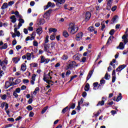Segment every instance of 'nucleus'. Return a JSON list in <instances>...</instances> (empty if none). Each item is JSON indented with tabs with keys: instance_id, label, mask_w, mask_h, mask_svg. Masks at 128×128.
Masks as SVG:
<instances>
[{
	"instance_id": "nucleus-1",
	"label": "nucleus",
	"mask_w": 128,
	"mask_h": 128,
	"mask_svg": "<svg viewBox=\"0 0 128 128\" xmlns=\"http://www.w3.org/2000/svg\"><path fill=\"white\" fill-rule=\"evenodd\" d=\"M78 27L74 26V25L68 28V31L70 32L72 34H74L76 32H78Z\"/></svg>"
},
{
	"instance_id": "nucleus-2",
	"label": "nucleus",
	"mask_w": 128,
	"mask_h": 128,
	"mask_svg": "<svg viewBox=\"0 0 128 128\" xmlns=\"http://www.w3.org/2000/svg\"><path fill=\"white\" fill-rule=\"evenodd\" d=\"M40 58H41V59H40V64H44H44H48V62H50V58H46V57H44V56H42Z\"/></svg>"
},
{
	"instance_id": "nucleus-3",
	"label": "nucleus",
	"mask_w": 128,
	"mask_h": 128,
	"mask_svg": "<svg viewBox=\"0 0 128 128\" xmlns=\"http://www.w3.org/2000/svg\"><path fill=\"white\" fill-rule=\"evenodd\" d=\"M92 17V13L90 12H86L85 14V22H88L90 20V18Z\"/></svg>"
},
{
	"instance_id": "nucleus-4",
	"label": "nucleus",
	"mask_w": 128,
	"mask_h": 128,
	"mask_svg": "<svg viewBox=\"0 0 128 128\" xmlns=\"http://www.w3.org/2000/svg\"><path fill=\"white\" fill-rule=\"evenodd\" d=\"M54 6H56L54 3H52V2H48L47 5L44 6V10H48V8H54Z\"/></svg>"
},
{
	"instance_id": "nucleus-5",
	"label": "nucleus",
	"mask_w": 128,
	"mask_h": 128,
	"mask_svg": "<svg viewBox=\"0 0 128 128\" xmlns=\"http://www.w3.org/2000/svg\"><path fill=\"white\" fill-rule=\"evenodd\" d=\"M125 68H126V64L120 65L116 69V72H122V70H124Z\"/></svg>"
},
{
	"instance_id": "nucleus-6",
	"label": "nucleus",
	"mask_w": 128,
	"mask_h": 128,
	"mask_svg": "<svg viewBox=\"0 0 128 128\" xmlns=\"http://www.w3.org/2000/svg\"><path fill=\"white\" fill-rule=\"evenodd\" d=\"M102 101H100L98 102V104L96 105L97 106H104V102L106 100L107 98L106 97L105 98L104 97H102Z\"/></svg>"
},
{
	"instance_id": "nucleus-7",
	"label": "nucleus",
	"mask_w": 128,
	"mask_h": 128,
	"mask_svg": "<svg viewBox=\"0 0 128 128\" xmlns=\"http://www.w3.org/2000/svg\"><path fill=\"white\" fill-rule=\"evenodd\" d=\"M83 36L84 33H82V32H80L79 33L76 34V40H80V38H82Z\"/></svg>"
},
{
	"instance_id": "nucleus-8",
	"label": "nucleus",
	"mask_w": 128,
	"mask_h": 128,
	"mask_svg": "<svg viewBox=\"0 0 128 128\" xmlns=\"http://www.w3.org/2000/svg\"><path fill=\"white\" fill-rule=\"evenodd\" d=\"M54 2H56V6H58L60 4H64L66 2V0H53Z\"/></svg>"
},
{
	"instance_id": "nucleus-9",
	"label": "nucleus",
	"mask_w": 128,
	"mask_h": 128,
	"mask_svg": "<svg viewBox=\"0 0 128 128\" xmlns=\"http://www.w3.org/2000/svg\"><path fill=\"white\" fill-rule=\"evenodd\" d=\"M52 12V10L49 9L48 10H47L44 14V18H48L50 14V12Z\"/></svg>"
},
{
	"instance_id": "nucleus-10",
	"label": "nucleus",
	"mask_w": 128,
	"mask_h": 128,
	"mask_svg": "<svg viewBox=\"0 0 128 128\" xmlns=\"http://www.w3.org/2000/svg\"><path fill=\"white\" fill-rule=\"evenodd\" d=\"M44 44V52H49L50 54V44Z\"/></svg>"
},
{
	"instance_id": "nucleus-11",
	"label": "nucleus",
	"mask_w": 128,
	"mask_h": 128,
	"mask_svg": "<svg viewBox=\"0 0 128 128\" xmlns=\"http://www.w3.org/2000/svg\"><path fill=\"white\" fill-rule=\"evenodd\" d=\"M116 80V70H114L112 72V82H115Z\"/></svg>"
},
{
	"instance_id": "nucleus-12",
	"label": "nucleus",
	"mask_w": 128,
	"mask_h": 128,
	"mask_svg": "<svg viewBox=\"0 0 128 128\" xmlns=\"http://www.w3.org/2000/svg\"><path fill=\"white\" fill-rule=\"evenodd\" d=\"M128 34H126L122 36V40H123L122 42H124V44H126L128 42Z\"/></svg>"
},
{
	"instance_id": "nucleus-13",
	"label": "nucleus",
	"mask_w": 128,
	"mask_h": 128,
	"mask_svg": "<svg viewBox=\"0 0 128 128\" xmlns=\"http://www.w3.org/2000/svg\"><path fill=\"white\" fill-rule=\"evenodd\" d=\"M94 70H92L90 71L88 74V76L86 78V82H88V80H90V78H92V74L94 73Z\"/></svg>"
},
{
	"instance_id": "nucleus-14",
	"label": "nucleus",
	"mask_w": 128,
	"mask_h": 128,
	"mask_svg": "<svg viewBox=\"0 0 128 128\" xmlns=\"http://www.w3.org/2000/svg\"><path fill=\"white\" fill-rule=\"evenodd\" d=\"M80 54H76L74 55L72 58L75 60H80Z\"/></svg>"
},
{
	"instance_id": "nucleus-15",
	"label": "nucleus",
	"mask_w": 128,
	"mask_h": 128,
	"mask_svg": "<svg viewBox=\"0 0 128 128\" xmlns=\"http://www.w3.org/2000/svg\"><path fill=\"white\" fill-rule=\"evenodd\" d=\"M76 62L74 61H72L70 62L69 66L72 68H76V66H78V64H76Z\"/></svg>"
},
{
	"instance_id": "nucleus-16",
	"label": "nucleus",
	"mask_w": 128,
	"mask_h": 128,
	"mask_svg": "<svg viewBox=\"0 0 128 128\" xmlns=\"http://www.w3.org/2000/svg\"><path fill=\"white\" fill-rule=\"evenodd\" d=\"M36 33L38 34H42V26H40L36 30Z\"/></svg>"
},
{
	"instance_id": "nucleus-17",
	"label": "nucleus",
	"mask_w": 128,
	"mask_h": 128,
	"mask_svg": "<svg viewBox=\"0 0 128 128\" xmlns=\"http://www.w3.org/2000/svg\"><path fill=\"white\" fill-rule=\"evenodd\" d=\"M116 48L118 50H124V43L122 42H120L119 44V46L116 47Z\"/></svg>"
},
{
	"instance_id": "nucleus-18",
	"label": "nucleus",
	"mask_w": 128,
	"mask_h": 128,
	"mask_svg": "<svg viewBox=\"0 0 128 128\" xmlns=\"http://www.w3.org/2000/svg\"><path fill=\"white\" fill-rule=\"evenodd\" d=\"M68 110H70V108H68V106H66L65 108H63L62 111V114H65L68 112Z\"/></svg>"
},
{
	"instance_id": "nucleus-19",
	"label": "nucleus",
	"mask_w": 128,
	"mask_h": 128,
	"mask_svg": "<svg viewBox=\"0 0 128 128\" xmlns=\"http://www.w3.org/2000/svg\"><path fill=\"white\" fill-rule=\"evenodd\" d=\"M10 20H12L11 22L14 24L16 22V18L14 15H13L10 17Z\"/></svg>"
},
{
	"instance_id": "nucleus-20",
	"label": "nucleus",
	"mask_w": 128,
	"mask_h": 128,
	"mask_svg": "<svg viewBox=\"0 0 128 128\" xmlns=\"http://www.w3.org/2000/svg\"><path fill=\"white\" fill-rule=\"evenodd\" d=\"M18 28H14V33L16 34L18 38H20V31H18Z\"/></svg>"
},
{
	"instance_id": "nucleus-21",
	"label": "nucleus",
	"mask_w": 128,
	"mask_h": 128,
	"mask_svg": "<svg viewBox=\"0 0 128 128\" xmlns=\"http://www.w3.org/2000/svg\"><path fill=\"white\" fill-rule=\"evenodd\" d=\"M10 82L8 81H6L5 82V86H4V88L6 90L8 88H10Z\"/></svg>"
},
{
	"instance_id": "nucleus-22",
	"label": "nucleus",
	"mask_w": 128,
	"mask_h": 128,
	"mask_svg": "<svg viewBox=\"0 0 128 128\" xmlns=\"http://www.w3.org/2000/svg\"><path fill=\"white\" fill-rule=\"evenodd\" d=\"M26 63L22 64L21 65V70H22V72H26Z\"/></svg>"
},
{
	"instance_id": "nucleus-23",
	"label": "nucleus",
	"mask_w": 128,
	"mask_h": 128,
	"mask_svg": "<svg viewBox=\"0 0 128 128\" xmlns=\"http://www.w3.org/2000/svg\"><path fill=\"white\" fill-rule=\"evenodd\" d=\"M8 5L6 2H4L2 4L1 9L2 10H6V8H8Z\"/></svg>"
},
{
	"instance_id": "nucleus-24",
	"label": "nucleus",
	"mask_w": 128,
	"mask_h": 128,
	"mask_svg": "<svg viewBox=\"0 0 128 128\" xmlns=\"http://www.w3.org/2000/svg\"><path fill=\"white\" fill-rule=\"evenodd\" d=\"M63 36H64V38H68V36H70V34H68V31L66 30H64L63 31Z\"/></svg>"
},
{
	"instance_id": "nucleus-25",
	"label": "nucleus",
	"mask_w": 128,
	"mask_h": 128,
	"mask_svg": "<svg viewBox=\"0 0 128 128\" xmlns=\"http://www.w3.org/2000/svg\"><path fill=\"white\" fill-rule=\"evenodd\" d=\"M85 92H88L90 90V84L87 83L84 88Z\"/></svg>"
},
{
	"instance_id": "nucleus-26",
	"label": "nucleus",
	"mask_w": 128,
	"mask_h": 128,
	"mask_svg": "<svg viewBox=\"0 0 128 128\" xmlns=\"http://www.w3.org/2000/svg\"><path fill=\"white\" fill-rule=\"evenodd\" d=\"M122 98V93L119 94V96H118L116 100V102H120V100Z\"/></svg>"
},
{
	"instance_id": "nucleus-27",
	"label": "nucleus",
	"mask_w": 128,
	"mask_h": 128,
	"mask_svg": "<svg viewBox=\"0 0 128 128\" xmlns=\"http://www.w3.org/2000/svg\"><path fill=\"white\" fill-rule=\"evenodd\" d=\"M58 32V29L56 28H50L49 29V32Z\"/></svg>"
},
{
	"instance_id": "nucleus-28",
	"label": "nucleus",
	"mask_w": 128,
	"mask_h": 128,
	"mask_svg": "<svg viewBox=\"0 0 128 128\" xmlns=\"http://www.w3.org/2000/svg\"><path fill=\"white\" fill-rule=\"evenodd\" d=\"M112 38H114V36H110L106 42V44H110V42H112Z\"/></svg>"
},
{
	"instance_id": "nucleus-29",
	"label": "nucleus",
	"mask_w": 128,
	"mask_h": 128,
	"mask_svg": "<svg viewBox=\"0 0 128 128\" xmlns=\"http://www.w3.org/2000/svg\"><path fill=\"white\" fill-rule=\"evenodd\" d=\"M26 57L28 60H30L32 58V56H31L30 53L27 52L26 54Z\"/></svg>"
},
{
	"instance_id": "nucleus-30",
	"label": "nucleus",
	"mask_w": 128,
	"mask_h": 128,
	"mask_svg": "<svg viewBox=\"0 0 128 128\" xmlns=\"http://www.w3.org/2000/svg\"><path fill=\"white\" fill-rule=\"evenodd\" d=\"M106 4H107V6H106V10H110V9L112 8V4L107 3Z\"/></svg>"
},
{
	"instance_id": "nucleus-31",
	"label": "nucleus",
	"mask_w": 128,
	"mask_h": 128,
	"mask_svg": "<svg viewBox=\"0 0 128 128\" xmlns=\"http://www.w3.org/2000/svg\"><path fill=\"white\" fill-rule=\"evenodd\" d=\"M8 48V44L5 43L2 47H0V50H6Z\"/></svg>"
},
{
	"instance_id": "nucleus-32",
	"label": "nucleus",
	"mask_w": 128,
	"mask_h": 128,
	"mask_svg": "<svg viewBox=\"0 0 128 128\" xmlns=\"http://www.w3.org/2000/svg\"><path fill=\"white\" fill-rule=\"evenodd\" d=\"M104 78L106 80H108L110 78V75H108V73L106 72L105 74Z\"/></svg>"
},
{
	"instance_id": "nucleus-33",
	"label": "nucleus",
	"mask_w": 128,
	"mask_h": 128,
	"mask_svg": "<svg viewBox=\"0 0 128 128\" xmlns=\"http://www.w3.org/2000/svg\"><path fill=\"white\" fill-rule=\"evenodd\" d=\"M48 106H46L44 107V108H43V109L42 110V111L41 112V114H44V112H46V110H48Z\"/></svg>"
},
{
	"instance_id": "nucleus-34",
	"label": "nucleus",
	"mask_w": 128,
	"mask_h": 128,
	"mask_svg": "<svg viewBox=\"0 0 128 128\" xmlns=\"http://www.w3.org/2000/svg\"><path fill=\"white\" fill-rule=\"evenodd\" d=\"M38 92H40V88L37 87L35 88L33 92V94L36 96L38 94Z\"/></svg>"
},
{
	"instance_id": "nucleus-35",
	"label": "nucleus",
	"mask_w": 128,
	"mask_h": 128,
	"mask_svg": "<svg viewBox=\"0 0 128 128\" xmlns=\"http://www.w3.org/2000/svg\"><path fill=\"white\" fill-rule=\"evenodd\" d=\"M115 32H116V30H114V29H112L110 30V32H109V34H110V36H114V34Z\"/></svg>"
},
{
	"instance_id": "nucleus-36",
	"label": "nucleus",
	"mask_w": 128,
	"mask_h": 128,
	"mask_svg": "<svg viewBox=\"0 0 128 128\" xmlns=\"http://www.w3.org/2000/svg\"><path fill=\"white\" fill-rule=\"evenodd\" d=\"M62 60H68V55L66 54H64L62 58Z\"/></svg>"
},
{
	"instance_id": "nucleus-37",
	"label": "nucleus",
	"mask_w": 128,
	"mask_h": 128,
	"mask_svg": "<svg viewBox=\"0 0 128 128\" xmlns=\"http://www.w3.org/2000/svg\"><path fill=\"white\" fill-rule=\"evenodd\" d=\"M13 60H14V62H20V58H12Z\"/></svg>"
},
{
	"instance_id": "nucleus-38",
	"label": "nucleus",
	"mask_w": 128,
	"mask_h": 128,
	"mask_svg": "<svg viewBox=\"0 0 128 128\" xmlns=\"http://www.w3.org/2000/svg\"><path fill=\"white\" fill-rule=\"evenodd\" d=\"M26 110H28L29 112H30V110H32V106L29 105L26 108Z\"/></svg>"
},
{
	"instance_id": "nucleus-39",
	"label": "nucleus",
	"mask_w": 128,
	"mask_h": 128,
	"mask_svg": "<svg viewBox=\"0 0 128 128\" xmlns=\"http://www.w3.org/2000/svg\"><path fill=\"white\" fill-rule=\"evenodd\" d=\"M88 30L89 32H94V26H90L88 28Z\"/></svg>"
},
{
	"instance_id": "nucleus-40",
	"label": "nucleus",
	"mask_w": 128,
	"mask_h": 128,
	"mask_svg": "<svg viewBox=\"0 0 128 128\" xmlns=\"http://www.w3.org/2000/svg\"><path fill=\"white\" fill-rule=\"evenodd\" d=\"M6 94H4L1 96V99L2 100H6Z\"/></svg>"
},
{
	"instance_id": "nucleus-41",
	"label": "nucleus",
	"mask_w": 128,
	"mask_h": 128,
	"mask_svg": "<svg viewBox=\"0 0 128 128\" xmlns=\"http://www.w3.org/2000/svg\"><path fill=\"white\" fill-rule=\"evenodd\" d=\"M118 16H114L112 19V22H116V18H118Z\"/></svg>"
},
{
	"instance_id": "nucleus-42",
	"label": "nucleus",
	"mask_w": 128,
	"mask_h": 128,
	"mask_svg": "<svg viewBox=\"0 0 128 128\" xmlns=\"http://www.w3.org/2000/svg\"><path fill=\"white\" fill-rule=\"evenodd\" d=\"M98 86V82H95L93 83L94 90L95 88H97Z\"/></svg>"
},
{
	"instance_id": "nucleus-43",
	"label": "nucleus",
	"mask_w": 128,
	"mask_h": 128,
	"mask_svg": "<svg viewBox=\"0 0 128 128\" xmlns=\"http://www.w3.org/2000/svg\"><path fill=\"white\" fill-rule=\"evenodd\" d=\"M118 8V6H114L112 8H111V10L112 12H116V10Z\"/></svg>"
},
{
	"instance_id": "nucleus-44",
	"label": "nucleus",
	"mask_w": 128,
	"mask_h": 128,
	"mask_svg": "<svg viewBox=\"0 0 128 128\" xmlns=\"http://www.w3.org/2000/svg\"><path fill=\"white\" fill-rule=\"evenodd\" d=\"M14 4V1H10V2H8V6H12Z\"/></svg>"
},
{
	"instance_id": "nucleus-45",
	"label": "nucleus",
	"mask_w": 128,
	"mask_h": 128,
	"mask_svg": "<svg viewBox=\"0 0 128 128\" xmlns=\"http://www.w3.org/2000/svg\"><path fill=\"white\" fill-rule=\"evenodd\" d=\"M48 38H49L48 36H46V37L45 38L44 44H46L47 42H48Z\"/></svg>"
},
{
	"instance_id": "nucleus-46",
	"label": "nucleus",
	"mask_w": 128,
	"mask_h": 128,
	"mask_svg": "<svg viewBox=\"0 0 128 128\" xmlns=\"http://www.w3.org/2000/svg\"><path fill=\"white\" fill-rule=\"evenodd\" d=\"M21 82L20 79H16L15 81V84H18Z\"/></svg>"
},
{
	"instance_id": "nucleus-47",
	"label": "nucleus",
	"mask_w": 128,
	"mask_h": 128,
	"mask_svg": "<svg viewBox=\"0 0 128 128\" xmlns=\"http://www.w3.org/2000/svg\"><path fill=\"white\" fill-rule=\"evenodd\" d=\"M44 78H46V80H50V76H46V75L44 76L43 80H44Z\"/></svg>"
},
{
	"instance_id": "nucleus-48",
	"label": "nucleus",
	"mask_w": 128,
	"mask_h": 128,
	"mask_svg": "<svg viewBox=\"0 0 128 128\" xmlns=\"http://www.w3.org/2000/svg\"><path fill=\"white\" fill-rule=\"evenodd\" d=\"M18 20L20 24H24V20L22 18H19Z\"/></svg>"
},
{
	"instance_id": "nucleus-49",
	"label": "nucleus",
	"mask_w": 128,
	"mask_h": 128,
	"mask_svg": "<svg viewBox=\"0 0 128 128\" xmlns=\"http://www.w3.org/2000/svg\"><path fill=\"white\" fill-rule=\"evenodd\" d=\"M13 96H15V98H16L18 97V94L16 93V92H15V91H14L13 92Z\"/></svg>"
},
{
	"instance_id": "nucleus-50",
	"label": "nucleus",
	"mask_w": 128,
	"mask_h": 128,
	"mask_svg": "<svg viewBox=\"0 0 128 128\" xmlns=\"http://www.w3.org/2000/svg\"><path fill=\"white\" fill-rule=\"evenodd\" d=\"M34 116V113L33 112H30L29 114L30 118H32Z\"/></svg>"
},
{
	"instance_id": "nucleus-51",
	"label": "nucleus",
	"mask_w": 128,
	"mask_h": 128,
	"mask_svg": "<svg viewBox=\"0 0 128 128\" xmlns=\"http://www.w3.org/2000/svg\"><path fill=\"white\" fill-rule=\"evenodd\" d=\"M6 102H3L0 104V108H4V106H6Z\"/></svg>"
},
{
	"instance_id": "nucleus-52",
	"label": "nucleus",
	"mask_w": 128,
	"mask_h": 128,
	"mask_svg": "<svg viewBox=\"0 0 128 128\" xmlns=\"http://www.w3.org/2000/svg\"><path fill=\"white\" fill-rule=\"evenodd\" d=\"M23 82L24 84H28V82H30V80L28 79H24L23 80Z\"/></svg>"
},
{
	"instance_id": "nucleus-53",
	"label": "nucleus",
	"mask_w": 128,
	"mask_h": 128,
	"mask_svg": "<svg viewBox=\"0 0 128 128\" xmlns=\"http://www.w3.org/2000/svg\"><path fill=\"white\" fill-rule=\"evenodd\" d=\"M76 108V103H73L72 104L71 106L69 108H72V110H74Z\"/></svg>"
},
{
	"instance_id": "nucleus-54",
	"label": "nucleus",
	"mask_w": 128,
	"mask_h": 128,
	"mask_svg": "<svg viewBox=\"0 0 128 128\" xmlns=\"http://www.w3.org/2000/svg\"><path fill=\"white\" fill-rule=\"evenodd\" d=\"M7 120H8V122H14V119L12 118H8L7 119Z\"/></svg>"
},
{
	"instance_id": "nucleus-55",
	"label": "nucleus",
	"mask_w": 128,
	"mask_h": 128,
	"mask_svg": "<svg viewBox=\"0 0 128 128\" xmlns=\"http://www.w3.org/2000/svg\"><path fill=\"white\" fill-rule=\"evenodd\" d=\"M33 46H38V43L36 41H34L33 42Z\"/></svg>"
},
{
	"instance_id": "nucleus-56",
	"label": "nucleus",
	"mask_w": 128,
	"mask_h": 128,
	"mask_svg": "<svg viewBox=\"0 0 128 128\" xmlns=\"http://www.w3.org/2000/svg\"><path fill=\"white\" fill-rule=\"evenodd\" d=\"M36 74H32V80H36Z\"/></svg>"
},
{
	"instance_id": "nucleus-57",
	"label": "nucleus",
	"mask_w": 128,
	"mask_h": 128,
	"mask_svg": "<svg viewBox=\"0 0 128 128\" xmlns=\"http://www.w3.org/2000/svg\"><path fill=\"white\" fill-rule=\"evenodd\" d=\"M14 92L18 94H20V88H16V91Z\"/></svg>"
},
{
	"instance_id": "nucleus-58",
	"label": "nucleus",
	"mask_w": 128,
	"mask_h": 128,
	"mask_svg": "<svg viewBox=\"0 0 128 128\" xmlns=\"http://www.w3.org/2000/svg\"><path fill=\"white\" fill-rule=\"evenodd\" d=\"M44 81L48 84H50V80H46V78H44Z\"/></svg>"
},
{
	"instance_id": "nucleus-59",
	"label": "nucleus",
	"mask_w": 128,
	"mask_h": 128,
	"mask_svg": "<svg viewBox=\"0 0 128 128\" xmlns=\"http://www.w3.org/2000/svg\"><path fill=\"white\" fill-rule=\"evenodd\" d=\"M21 90H26V86H24V85H22L21 88Z\"/></svg>"
},
{
	"instance_id": "nucleus-60",
	"label": "nucleus",
	"mask_w": 128,
	"mask_h": 128,
	"mask_svg": "<svg viewBox=\"0 0 128 128\" xmlns=\"http://www.w3.org/2000/svg\"><path fill=\"white\" fill-rule=\"evenodd\" d=\"M33 65V68H36L38 66V64L36 63H32L30 64V66Z\"/></svg>"
},
{
	"instance_id": "nucleus-61",
	"label": "nucleus",
	"mask_w": 128,
	"mask_h": 128,
	"mask_svg": "<svg viewBox=\"0 0 128 128\" xmlns=\"http://www.w3.org/2000/svg\"><path fill=\"white\" fill-rule=\"evenodd\" d=\"M71 72H70V70H68L66 72V76H70V74Z\"/></svg>"
},
{
	"instance_id": "nucleus-62",
	"label": "nucleus",
	"mask_w": 128,
	"mask_h": 128,
	"mask_svg": "<svg viewBox=\"0 0 128 128\" xmlns=\"http://www.w3.org/2000/svg\"><path fill=\"white\" fill-rule=\"evenodd\" d=\"M100 83L102 84H106V80H100Z\"/></svg>"
},
{
	"instance_id": "nucleus-63",
	"label": "nucleus",
	"mask_w": 128,
	"mask_h": 128,
	"mask_svg": "<svg viewBox=\"0 0 128 128\" xmlns=\"http://www.w3.org/2000/svg\"><path fill=\"white\" fill-rule=\"evenodd\" d=\"M12 46H16V39H14V40L12 42Z\"/></svg>"
},
{
	"instance_id": "nucleus-64",
	"label": "nucleus",
	"mask_w": 128,
	"mask_h": 128,
	"mask_svg": "<svg viewBox=\"0 0 128 128\" xmlns=\"http://www.w3.org/2000/svg\"><path fill=\"white\" fill-rule=\"evenodd\" d=\"M86 92H84L82 94V96H83L84 98H86Z\"/></svg>"
}]
</instances>
